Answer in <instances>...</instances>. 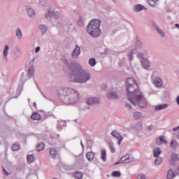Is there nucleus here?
I'll return each instance as SVG.
<instances>
[{
	"label": "nucleus",
	"mask_w": 179,
	"mask_h": 179,
	"mask_svg": "<svg viewBox=\"0 0 179 179\" xmlns=\"http://www.w3.org/2000/svg\"><path fill=\"white\" fill-rule=\"evenodd\" d=\"M63 64H64L66 66H68V68L70 69V72H73L76 69V65H79V64L75 62L70 63L66 59H64Z\"/></svg>",
	"instance_id": "7"
},
{
	"label": "nucleus",
	"mask_w": 179,
	"mask_h": 179,
	"mask_svg": "<svg viewBox=\"0 0 179 179\" xmlns=\"http://www.w3.org/2000/svg\"><path fill=\"white\" fill-rule=\"evenodd\" d=\"M134 51L135 50H131L128 54H127V57L129 59V61H133L134 60Z\"/></svg>",
	"instance_id": "42"
},
{
	"label": "nucleus",
	"mask_w": 179,
	"mask_h": 179,
	"mask_svg": "<svg viewBox=\"0 0 179 179\" xmlns=\"http://www.w3.org/2000/svg\"><path fill=\"white\" fill-rule=\"evenodd\" d=\"M177 141L176 140H172L170 143V147L171 149L176 150L177 149Z\"/></svg>",
	"instance_id": "35"
},
{
	"label": "nucleus",
	"mask_w": 179,
	"mask_h": 179,
	"mask_svg": "<svg viewBox=\"0 0 179 179\" xmlns=\"http://www.w3.org/2000/svg\"><path fill=\"white\" fill-rule=\"evenodd\" d=\"M40 50H41V48H40V46H38V47H36V49H35V52H40Z\"/></svg>",
	"instance_id": "51"
},
{
	"label": "nucleus",
	"mask_w": 179,
	"mask_h": 179,
	"mask_svg": "<svg viewBox=\"0 0 179 179\" xmlns=\"http://www.w3.org/2000/svg\"><path fill=\"white\" fill-rule=\"evenodd\" d=\"M154 83L157 87H162V86H163V80L159 77H157L155 79Z\"/></svg>",
	"instance_id": "18"
},
{
	"label": "nucleus",
	"mask_w": 179,
	"mask_h": 179,
	"mask_svg": "<svg viewBox=\"0 0 179 179\" xmlns=\"http://www.w3.org/2000/svg\"><path fill=\"white\" fill-rule=\"evenodd\" d=\"M175 26H176V27L177 29H179V24H176Z\"/></svg>",
	"instance_id": "57"
},
{
	"label": "nucleus",
	"mask_w": 179,
	"mask_h": 179,
	"mask_svg": "<svg viewBox=\"0 0 179 179\" xmlns=\"http://www.w3.org/2000/svg\"><path fill=\"white\" fill-rule=\"evenodd\" d=\"M86 157L87 160H89V162H92V160L94 159V154L93 153V152H88L86 154Z\"/></svg>",
	"instance_id": "28"
},
{
	"label": "nucleus",
	"mask_w": 179,
	"mask_h": 179,
	"mask_svg": "<svg viewBox=\"0 0 179 179\" xmlns=\"http://www.w3.org/2000/svg\"><path fill=\"white\" fill-rule=\"evenodd\" d=\"M143 9H145V6H142V4H138L134 7L133 10L134 12L138 13L143 10Z\"/></svg>",
	"instance_id": "21"
},
{
	"label": "nucleus",
	"mask_w": 179,
	"mask_h": 179,
	"mask_svg": "<svg viewBox=\"0 0 179 179\" xmlns=\"http://www.w3.org/2000/svg\"><path fill=\"white\" fill-rule=\"evenodd\" d=\"M15 36L17 40H22V38H23V34L22 33V29H20V28L16 29Z\"/></svg>",
	"instance_id": "22"
},
{
	"label": "nucleus",
	"mask_w": 179,
	"mask_h": 179,
	"mask_svg": "<svg viewBox=\"0 0 179 179\" xmlns=\"http://www.w3.org/2000/svg\"><path fill=\"white\" fill-rule=\"evenodd\" d=\"M50 155L52 159H55V157H57V150L55 148H50Z\"/></svg>",
	"instance_id": "27"
},
{
	"label": "nucleus",
	"mask_w": 179,
	"mask_h": 179,
	"mask_svg": "<svg viewBox=\"0 0 179 179\" xmlns=\"http://www.w3.org/2000/svg\"><path fill=\"white\" fill-rule=\"evenodd\" d=\"M134 159L131 157V155H126L125 156H123L119 162H116L115 164V166H117V164H127V163H131V162H133Z\"/></svg>",
	"instance_id": "6"
},
{
	"label": "nucleus",
	"mask_w": 179,
	"mask_h": 179,
	"mask_svg": "<svg viewBox=\"0 0 179 179\" xmlns=\"http://www.w3.org/2000/svg\"><path fill=\"white\" fill-rule=\"evenodd\" d=\"M135 129L136 131H141L142 129V122H139L135 124Z\"/></svg>",
	"instance_id": "43"
},
{
	"label": "nucleus",
	"mask_w": 179,
	"mask_h": 179,
	"mask_svg": "<svg viewBox=\"0 0 179 179\" xmlns=\"http://www.w3.org/2000/svg\"><path fill=\"white\" fill-rule=\"evenodd\" d=\"M86 103L87 106H96L97 104H100V99L97 97H90L86 100Z\"/></svg>",
	"instance_id": "8"
},
{
	"label": "nucleus",
	"mask_w": 179,
	"mask_h": 179,
	"mask_svg": "<svg viewBox=\"0 0 179 179\" xmlns=\"http://www.w3.org/2000/svg\"><path fill=\"white\" fill-rule=\"evenodd\" d=\"M34 106L35 107H37V103H36V102H34Z\"/></svg>",
	"instance_id": "58"
},
{
	"label": "nucleus",
	"mask_w": 179,
	"mask_h": 179,
	"mask_svg": "<svg viewBox=\"0 0 179 179\" xmlns=\"http://www.w3.org/2000/svg\"><path fill=\"white\" fill-rule=\"evenodd\" d=\"M176 102H177V103L178 104V106H179V96L177 97V99H176Z\"/></svg>",
	"instance_id": "56"
},
{
	"label": "nucleus",
	"mask_w": 179,
	"mask_h": 179,
	"mask_svg": "<svg viewBox=\"0 0 179 179\" xmlns=\"http://www.w3.org/2000/svg\"><path fill=\"white\" fill-rule=\"evenodd\" d=\"M87 31L91 36V37H94L96 38L101 34V29H96L94 28H89L87 27Z\"/></svg>",
	"instance_id": "5"
},
{
	"label": "nucleus",
	"mask_w": 179,
	"mask_h": 179,
	"mask_svg": "<svg viewBox=\"0 0 179 179\" xmlns=\"http://www.w3.org/2000/svg\"><path fill=\"white\" fill-rule=\"evenodd\" d=\"M8 51H9V45H6L4 47V50L3 52V58L5 61H8Z\"/></svg>",
	"instance_id": "20"
},
{
	"label": "nucleus",
	"mask_w": 179,
	"mask_h": 179,
	"mask_svg": "<svg viewBox=\"0 0 179 179\" xmlns=\"http://www.w3.org/2000/svg\"><path fill=\"white\" fill-rule=\"evenodd\" d=\"M79 55H80V47L76 45L71 53V57L73 59H78V58H79Z\"/></svg>",
	"instance_id": "10"
},
{
	"label": "nucleus",
	"mask_w": 179,
	"mask_h": 179,
	"mask_svg": "<svg viewBox=\"0 0 179 179\" xmlns=\"http://www.w3.org/2000/svg\"><path fill=\"white\" fill-rule=\"evenodd\" d=\"M57 97L64 104L72 106L79 101L80 96L79 92L75 89L62 88L57 92Z\"/></svg>",
	"instance_id": "2"
},
{
	"label": "nucleus",
	"mask_w": 179,
	"mask_h": 179,
	"mask_svg": "<svg viewBox=\"0 0 179 179\" xmlns=\"http://www.w3.org/2000/svg\"><path fill=\"white\" fill-rule=\"evenodd\" d=\"M148 3L152 8H156L159 6V0H148Z\"/></svg>",
	"instance_id": "19"
},
{
	"label": "nucleus",
	"mask_w": 179,
	"mask_h": 179,
	"mask_svg": "<svg viewBox=\"0 0 179 179\" xmlns=\"http://www.w3.org/2000/svg\"><path fill=\"white\" fill-rule=\"evenodd\" d=\"M111 135L112 136H114V138H116V139H119L118 145H121V143L124 140V137H122V136H121V134H120L117 131H112Z\"/></svg>",
	"instance_id": "12"
},
{
	"label": "nucleus",
	"mask_w": 179,
	"mask_h": 179,
	"mask_svg": "<svg viewBox=\"0 0 179 179\" xmlns=\"http://www.w3.org/2000/svg\"><path fill=\"white\" fill-rule=\"evenodd\" d=\"M31 120H35L36 121H38L41 120V116L40 115V114H38V113L35 112L31 116Z\"/></svg>",
	"instance_id": "25"
},
{
	"label": "nucleus",
	"mask_w": 179,
	"mask_h": 179,
	"mask_svg": "<svg viewBox=\"0 0 179 179\" xmlns=\"http://www.w3.org/2000/svg\"><path fill=\"white\" fill-rule=\"evenodd\" d=\"M141 64L144 69H149V68H150V62H149L148 59H143L141 61Z\"/></svg>",
	"instance_id": "15"
},
{
	"label": "nucleus",
	"mask_w": 179,
	"mask_h": 179,
	"mask_svg": "<svg viewBox=\"0 0 179 179\" xmlns=\"http://www.w3.org/2000/svg\"><path fill=\"white\" fill-rule=\"evenodd\" d=\"M96 64H97V62H96V59L91 58L89 60V65L90 66H96Z\"/></svg>",
	"instance_id": "38"
},
{
	"label": "nucleus",
	"mask_w": 179,
	"mask_h": 179,
	"mask_svg": "<svg viewBox=\"0 0 179 179\" xmlns=\"http://www.w3.org/2000/svg\"><path fill=\"white\" fill-rule=\"evenodd\" d=\"M101 25V21L97 19H94L90 22L87 27L100 30Z\"/></svg>",
	"instance_id": "4"
},
{
	"label": "nucleus",
	"mask_w": 179,
	"mask_h": 179,
	"mask_svg": "<svg viewBox=\"0 0 179 179\" xmlns=\"http://www.w3.org/2000/svg\"><path fill=\"white\" fill-rule=\"evenodd\" d=\"M52 16H55V12L48 10V13L45 14L46 19H48V17H52Z\"/></svg>",
	"instance_id": "37"
},
{
	"label": "nucleus",
	"mask_w": 179,
	"mask_h": 179,
	"mask_svg": "<svg viewBox=\"0 0 179 179\" xmlns=\"http://www.w3.org/2000/svg\"><path fill=\"white\" fill-rule=\"evenodd\" d=\"M171 161L172 162H178V160H179L178 155H177L176 153L171 154Z\"/></svg>",
	"instance_id": "36"
},
{
	"label": "nucleus",
	"mask_w": 179,
	"mask_h": 179,
	"mask_svg": "<svg viewBox=\"0 0 179 179\" xmlns=\"http://www.w3.org/2000/svg\"><path fill=\"white\" fill-rule=\"evenodd\" d=\"M10 1H13V0H10Z\"/></svg>",
	"instance_id": "61"
},
{
	"label": "nucleus",
	"mask_w": 179,
	"mask_h": 179,
	"mask_svg": "<svg viewBox=\"0 0 179 179\" xmlns=\"http://www.w3.org/2000/svg\"><path fill=\"white\" fill-rule=\"evenodd\" d=\"M174 136L175 138H177V139H179V131H178L177 133H175Z\"/></svg>",
	"instance_id": "52"
},
{
	"label": "nucleus",
	"mask_w": 179,
	"mask_h": 179,
	"mask_svg": "<svg viewBox=\"0 0 179 179\" xmlns=\"http://www.w3.org/2000/svg\"><path fill=\"white\" fill-rule=\"evenodd\" d=\"M157 145H160V142H163V143H167V141L164 140V136H161L156 141Z\"/></svg>",
	"instance_id": "32"
},
{
	"label": "nucleus",
	"mask_w": 179,
	"mask_h": 179,
	"mask_svg": "<svg viewBox=\"0 0 179 179\" xmlns=\"http://www.w3.org/2000/svg\"><path fill=\"white\" fill-rule=\"evenodd\" d=\"M113 177H121V172L118 171H115L112 173Z\"/></svg>",
	"instance_id": "45"
},
{
	"label": "nucleus",
	"mask_w": 179,
	"mask_h": 179,
	"mask_svg": "<svg viewBox=\"0 0 179 179\" xmlns=\"http://www.w3.org/2000/svg\"><path fill=\"white\" fill-rule=\"evenodd\" d=\"M27 163L31 164L33 163V162H34V155H28L27 156Z\"/></svg>",
	"instance_id": "30"
},
{
	"label": "nucleus",
	"mask_w": 179,
	"mask_h": 179,
	"mask_svg": "<svg viewBox=\"0 0 179 179\" xmlns=\"http://www.w3.org/2000/svg\"><path fill=\"white\" fill-rule=\"evenodd\" d=\"M26 10L29 19H34V17H36V11L34 8H31L30 6H27Z\"/></svg>",
	"instance_id": "9"
},
{
	"label": "nucleus",
	"mask_w": 179,
	"mask_h": 179,
	"mask_svg": "<svg viewBox=\"0 0 179 179\" xmlns=\"http://www.w3.org/2000/svg\"><path fill=\"white\" fill-rule=\"evenodd\" d=\"M145 45H143V43L141 42V41L137 40L136 42V46L134 48V51H139V50H142V48H145Z\"/></svg>",
	"instance_id": "14"
},
{
	"label": "nucleus",
	"mask_w": 179,
	"mask_h": 179,
	"mask_svg": "<svg viewBox=\"0 0 179 179\" xmlns=\"http://www.w3.org/2000/svg\"><path fill=\"white\" fill-rule=\"evenodd\" d=\"M176 177V174H174V171L173 170H169L167 173V179H173Z\"/></svg>",
	"instance_id": "31"
},
{
	"label": "nucleus",
	"mask_w": 179,
	"mask_h": 179,
	"mask_svg": "<svg viewBox=\"0 0 179 179\" xmlns=\"http://www.w3.org/2000/svg\"><path fill=\"white\" fill-rule=\"evenodd\" d=\"M126 92L128 100L133 106L136 104L141 108H146L148 107V101L143 96L142 92L138 90V83L132 78H129L126 80Z\"/></svg>",
	"instance_id": "1"
},
{
	"label": "nucleus",
	"mask_w": 179,
	"mask_h": 179,
	"mask_svg": "<svg viewBox=\"0 0 179 179\" xmlns=\"http://www.w3.org/2000/svg\"><path fill=\"white\" fill-rule=\"evenodd\" d=\"M137 178L138 179H148V178H146V175H145L144 173H140L137 176Z\"/></svg>",
	"instance_id": "48"
},
{
	"label": "nucleus",
	"mask_w": 179,
	"mask_h": 179,
	"mask_svg": "<svg viewBox=\"0 0 179 179\" xmlns=\"http://www.w3.org/2000/svg\"><path fill=\"white\" fill-rule=\"evenodd\" d=\"M36 149L38 150V152H41V150H44V143H41L39 144H38Z\"/></svg>",
	"instance_id": "41"
},
{
	"label": "nucleus",
	"mask_w": 179,
	"mask_h": 179,
	"mask_svg": "<svg viewBox=\"0 0 179 179\" xmlns=\"http://www.w3.org/2000/svg\"><path fill=\"white\" fill-rule=\"evenodd\" d=\"M137 52H142L144 55H148V49L145 48H143L142 49H140L139 50H137Z\"/></svg>",
	"instance_id": "44"
},
{
	"label": "nucleus",
	"mask_w": 179,
	"mask_h": 179,
	"mask_svg": "<svg viewBox=\"0 0 179 179\" xmlns=\"http://www.w3.org/2000/svg\"><path fill=\"white\" fill-rule=\"evenodd\" d=\"M148 129L150 131V129H152V127L150 126L148 127Z\"/></svg>",
	"instance_id": "59"
},
{
	"label": "nucleus",
	"mask_w": 179,
	"mask_h": 179,
	"mask_svg": "<svg viewBox=\"0 0 179 179\" xmlns=\"http://www.w3.org/2000/svg\"><path fill=\"white\" fill-rule=\"evenodd\" d=\"M28 101L29 102V101H30V99H28Z\"/></svg>",
	"instance_id": "60"
},
{
	"label": "nucleus",
	"mask_w": 179,
	"mask_h": 179,
	"mask_svg": "<svg viewBox=\"0 0 179 179\" xmlns=\"http://www.w3.org/2000/svg\"><path fill=\"white\" fill-rule=\"evenodd\" d=\"M3 174H5V176H9V173H8V171H6V169H3Z\"/></svg>",
	"instance_id": "53"
},
{
	"label": "nucleus",
	"mask_w": 179,
	"mask_h": 179,
	"mask_svg": "<svg viewBox=\"0 0 179 179\" xmlns=\"http://www.w3.org/2000/svg\"><path fill=\"white\" fill-rule=\"evenodd\" d=\"M101 159L103 160V162H107V151L106 150H103L101 151Z\"/></svg>",
	"instance_id": "29"
},
{
	"label": "nucleus",
	"mask_w": 179,
	"mask_h": 179,
	"mask_svg": "<svg viewBox=\"0 0 179 179\" xmlns=\"http://www.w3.org/2000/svg\"><path fill=\"white\" fill-rule=\"evenodd\" d=\"M39 30L42 33V34H45L47 33V30H48V28L47 27V25L45 24H40L39 25Z\"/></svg>",
	"instance_id": "23"
},
{
	"label": "nucleus",
	"mask_w": 179,
	"mask_h": 179,
	"mask_svg": "<svg viewBox=\"0 0 179 179\" xmlns=\"http://www.w3.org/2000/svg\"><path fill=\"white\" fill-rule=\"evenodd\" d=\"M167 107H169V104L164 103V104H161L155 106V110L156 111H160V110H164L167 108Z\"/></svg>",
	"instance_id": "24"
},
{
	"label": "nucleus",
	"mask_w": 179,
	"mask_h": 179,
	"mask_svg": "<svg viewBox=\"0 0 179 179\" xmlns=\"http://www.w3.org/2000/svg\"><path fill=\"white\" fill-rule=\"evenodd\" d=\"M73 177L76 179H82L83 178V173L80 171H76L73 173Z\"/></svg>",
	"instance_id": "26"
},
{
	"label": "nucleus",
	"mask_w": 179,
	"mask_h": 179,
	"mask_svg": "<svg viewBox=\"0 0 179 179\" xmlns=\"http://www.w3.org/2000/svg\"><path fill=\"white\" fill-rule=\"evenodd\" d=\"M22 54V50L19 48H16L14 52L13 58L15 61H17L20 57V55Z\"/></svg>",
	"instance_id": "16"
},
{
	"label": "nucleus",
	"mask_w": 179,
	"mask_h": 179,
	"mask_svg": "<svg viewBox=\"0 0 179 179\" xmlns=\"http://www.w3.org/2000/svg\"><path fill=\"white\" fill-rule=\"evenodd\" d=\"M151 24L153 27V29H155V30H156L157 31V33L161 36V37H163L164 38V37H166V34H164V31H163V30L160 29V28H159V26H157V24L155 22H152Z\"/></svg>",
	"instance_id": "11"
},
{
	"label": "nucleus",
	"mask_w": 179,
	"mask_h": 179,
	"mask_svg": "<svg viewBox=\"0 0 179 179\" xmlns=\"http://www.w3.org/2000/svg\"><path fill=\"white\" fill-rule=\"evenodd\" d=\"M178 129H179V126H178V127H174V128L173 129V132H176V131H178Z\"/></svg>",
	"instance_id": "54"
},
{
	"label": "nucleus",
	"mask_w": 179,
	"mask_h": 179,
	"mask_svg": "<svg viewBox=\"0 0 179 179\" xmlns=\"http://www.w3.org/2000/svg\"><path fill=\"white\" fill-rule=\"evenodd\" d=\"M160 155H162V150H160V148L154 149V157H159Z\"/></svg>",
	"instance_id": "33"
},
{
	"label": "nucleus",
	"mask_w": 179,
	"mask_h": 179,
	"mask_svg": "<svg viewBox=\"0 0 179 179\" xmlns=\"http://www.w3.org/2000/svg\"><path fill=\"white\" fill-rule=\"evenodd\" d=\"M76 160L78 163H80V162L82 163L85 162V159L82 155H79L78 157H77Z\"/></svg>",
	"instance_id": "47"
},
{
	"label": "nucleus",
	"mask_w": 179,
	"mask_h": 179,
	"mask_svg": "<svg viewBox=\"0 0 179 179\" xmlns=\"http://www.w3.org/2000/svg\"><path fill=\"white\" fill-rule=\"evenodd\" d=\"M20 149V145L18 143H14L13 145L12 146V150L13 152H17V150H19Z\"/></svg>",
	"instance_id": "39"
},
{
	"label": "nucleus",
	"mask_w": 179,
	"mask_h": 179,
	"mask_svg": "<svg viewBox=\"0 0 179 179\" xmlns=\"http://www.w3.org/2000/svg\"><path fill=\"white\" fill-rule=\"evenodd\" d=\"M28 75L29 76H34V66H31L28 69Z\"/></svg>",
	"instance_id": "34"
},
{
	"label": "nucleus",
	"mask_w": 179,
	"mask_h": 179,
	"mask_svg": "<svg viewBox=\"0 0 179 179\" xmlns=\"http://www.w3.org/2000/svg\"><path fill=\"white\" fill-rule=\"evenodd\" d=\"M80 145L83 150H85V145H83V143L82 141H80Z\"/></svg>",
	"instance_id": "55"
},
{
	"label": "nucleus",
	"mask_w": 179,
	"mask_h": 179,
	"mask_svg": "<svg viewBox=\"0 0 179 179\" xmlns=\"http://www.w3.org/2000/svg\"><path fill=\"white\" fill-rule=\"evenodd\" d=\"M69 78L73 83H86L92 79V76L89 71L83 70L80 64H76V69L69 73Z\"/></svg>",
	"instance_id": "3"
},
{
	"label": "nucleus",
	"mask_w": 179,
	"mask_h": 179,
	"mask_svg": "<svg viewBox=\"0 0 179 179\" xmlns=\"http://www.w3.org/2000/svg\"><path fill=\"white\" fill-rule=\"evenodd\" d=\"M107 98L109 99V100H117L118 99V94L117 92L112 91L107 94Z\"/></svg>",
	"instance_id": "13"
},
{
	"label": "nucleus",
	"mask_w": 179,
	"mask_h": 179,
	"mask_svg": "<svg viewBox=\"0 0 179 179\" xmlns=\"http://www.w3.org/2000/svg\"><path fill=\"white\" fill-rule=\"evenodd\" d=\"M108 145L112 153H115V148H114V144L113 143H109Z\"/></svg>",
	"instance_id": "46"
},
{
	"label": "nucleus",
	"mask_w": 179,
	"mask_h": 179,
	"mask_svg": "<svg viewBox=\"0 0 179 179\" xmlns=\"http://www.w3.org/2000/svg\"><path fill=\"white\" fill-rule=\"evenodd\" d=\"M142 117H143V114L142 113V112L136 111L132 114V117L134 118V120H141Z\"/></svg>",
	"instance_id": "17"
},
{
	"label": "nucleus",
	"mask_w": 179,
	"mask_h": 179,
	"mask_svg": "<svg viewBox=\"0 0 179 179\" xmlns=\"http://www.w3.org/2000/svg\"><path fill=\"white\" fill-rule=\"evenodd\" d=\"M126 107H127L129 110H132V106L129 103H126Z\"/></svg>",
	"instance_id": "50"
},
{
	"label": "nucleus",
	"mask_w": 179,
	"mask_h": 179,
	"mask_svg": "<svg viewBox=\"0 0 179 179\" xmlns=\"http://www.w3.org/2000/svg\"><path fill=\"white\" fill-rule=\"evenodd\" d=\"M138 52V57L139 58H141V59H145V55L142 52Z\"/></svg>",
	"instance_id": "49"
},
{
	"label": "nucleus",
	"mask_w": 179,
	"mask_h": 179,
	"mask_svg": "<svg viewBox=\"0 0 179 179\" xmlns=\"http://www.w3.org/2000/svg\"><path fill=\"white\" fill-rule=\"evenodd\" d=\"M156 157L157 158L155 159V164L157 165L162 164V163H163V159L160 157Z\"/></svg>",
	"instance_id": "40"
}]
</instances>
